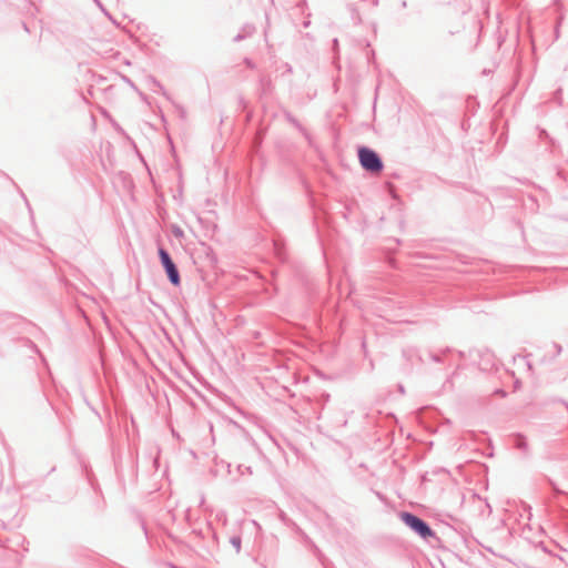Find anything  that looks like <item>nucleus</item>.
<instances>
[{
  "label": "nucleus",
  "instance_id": "obj_2",
  "mask_svg": "<svg viewBox=\"0 0 568 568\" xmlns=\"http://www.w3.org/2000/svg\"><path fill=\"white\" fill-rule=\"evenodd\" d=\"M400 519L422 538H428L434 535L425 521L409 513H402Z\"/></svg>",
  "mask_w": 568,
  "mask_h": 568
},
{
  "label": "nucleus",
  "instance_id": "obj_3",
  "mask_svg": "<svg viewBox=\"0 0 568 568\" xmlns=\"http://www.w3.org/2000/svg\"><path fill=\"white\" fill-rule=\"evenodd\" d=\"M159 255H160L162 265L165 268V272L169 276L170 282L175 286L180 285V275H179L178 268H176L175 264L173 263V261L171 260L169 253L165 250L160 248Z\"/></svg>",
  "mask_w": 568,
  "mask_h": 568
},
{
  "label": "nucleus",
  "instance_id": "obj_1",
  "mask_svg": "<svg viewBox=\"0 0 568 568\" xmlns=\"http://www.w3.org/2000/svg\"><path fill=\"white\" fill-rule=\"evenodd\" d=\"M358 158L362 166L369 172L377 173L383 168L381 159L373 150L361 148L358 150Z\"/></svg>",
  "mask_w": 568,
  "mask_h": 568
}]
</instances>
